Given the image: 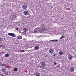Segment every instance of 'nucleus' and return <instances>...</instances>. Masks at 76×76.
Here are the masks:
<instances>
[{"instance_id": "f257e3e1", "label": "nucleus", "mask_w": 76, "mask_h": 76, "mask_svg": "<svg viewBox=\"0 0 76 76\" xmlns=\"http://www.w3.org/2000/svg\"><path fill=\"white\" fill-rule=\"evenodd\" d=\"M46 66V63L45 62H40V68H42Z\"/></svg>"}, {"instance_id": "f03ea898", "label": "nucleus", "mask_w": 76, "mask_h": 76, "mask_svg": "<svg viewBox=\"0 0 76 76\" xmlns=\"http://www.w3.org/2000/svg\"><path fill=\"white\" fill-rule=\"evenodd\" d=\"M7 35L14 37H16L15 35L13 33H9L8 34H7Z\"/></svg>"}, {"instance_id": "7ed1b4c3", "label": "nucleus", "mask_w": 76, "mask_h": 76, "mask_svg": "<svg viewBox=\"0 0 76 76\" xmlns=\"http://www.w3.org/2000/svg\"><path fill=\"white\" fill-rule=\"evenodd\" d=\"M74 70H75V69L73 67H71L69 68V71L71 72H73Z\"/></svg>"}, {"instance_id": "20e7f679", "label": "nucleus", "mask_w": 76, "mask_h": 76, "mask_svg": "<svg viewBox=\"0 0 76 76\" xmlns=\"http://www.w3.org/2000/svg\"><path fill=\"white\" fill-rule=\"evenodd\" d=\"M68 59L69 60H71L73 58V56L71 55L70 54H69L68 55Z\"/></svg>"}, {"instance_id": "39448f33", "label": "nucleus", "mask_w": 76, "mask_h": 76, "mask_svg": "<svg viewBox=\"0 0 76 76\" xmlns=\"http://www.w3.org/2000/svg\"><path fill=\"white\" fill-rule=\"evenodd\" d=\"M49 53L50 54H53L54 53V50L53 49H50L48 51Z\"/></svg>"}, {"instance_id": "423d86ee", "label": "nucleus", "mask_w": 76, "mask_h": 76, "mask_svg": "<svg viewBox=\"0 0 76 76\" xmlns=\"http://www.w3.org/2000/svg\"><path fill=\"white\" fill-rule=\"evenodd\" d=\"M23 14L25 15H28V14L29 13H28V11L26 10H25V11H24V12H23Z\"/></svg>"}, {"instance_id": "0eeeda50", "label": "nucleus", "mask_w": 76, "mask_h": 76, "mask_svg": "<svg viewBox=\"0 0 76 76\" xmlns=\"http://www.w3.org/2000/svg\"><path fill=\"white\" fill-rule=\"evenodd\" d=\"M44 30V28H42L40 29H39V32H40V33H42Z\"/></svg>"}, {"instance_id": "6e6552de", "label": "nucleus", "mask_w": 76, "mask_h": 76, "mask_svg": "<svg viewBox=\"0 0 76 76\" xmlns=\"http://www.w3.org/2000/svg\"><path fill=\"white\" fill-rule=\"evenodd\" d=\"M17 38L18 39H22V37L20 35L18 36H17Z\"/></svg>"}, {"instance_id": "1a4fd4ad", "label": "nucleus", "mask_w": 76, "mask_h": 76, "mask_svg": "<svg viewBox=\"0 0 76 76\" xmlns=\"http://www.w3.org/2000/svg\"><path fill=\"white\" fill-rule=\"evenodd\" d=\"M22 8L23 9H26V8H27V5L25 4L23 5Z\"/></svg>"}, {"instance_id": "9d476101", "label": "nucleus", "mask_w": 76, "mask_h": 76, "mask_svg": "<svg viewBox=\"0 0 76 76\" xmlns=\"http://www.w3.org/2000/svg\"><path fill=\"white\" fill-rule=\"evenodd\" d=\"M6 70V69H5V68H2V69L1 71L3 72H5V71Z\"/></svg>"}, {"instance_id": "9b49d317", "label": "nucleus", "mask_w": 76, "mask_h": 76, "mask_svg": "<svg viewBox=\"0 0 76 76\" xmlns=\"http://www.w3.org/2000/svg\"><path fill=\"white\" fill-rule=\"evenodd\" d=\"M35 75H36V76H39V73L38 72H36L35 73Z\"/></svg>"}, {"instance_id": "f8f14e48", "label": "nucleus", "mask_w": 76, "mask_h": 76, "mask_svg": "<svg viewBox=\"0 0 76 76\" xmlns=\"http://www.w3.org/2000/svg\"><path fill=\"white\" fill-rule=\"evenodd\" d=\"M58 40L57 39H55V40H50V41H51L52 42H56V41H57Z\"/></svg>"}, {"instance_id": "ddd939ff", "label": "nucleus", "mask_w": 76, "mask_h": 76, "mask_svg": "<svg viewBox=\"0 0 76 76\" xmlns=\"http://www.w3.org/2000/svg\"><path fill=\"white\" fill-rule=\"evenodd\" d=\"M27 28H24V29H23V30L24 31V32H26L27 31Z\"/></svg>"}, {"instance_id": "4468645a", "label": "nucleus", "mask_w": 76, "mask_h": 76, "mask_svg": "<svg viewBox=\"0 0 76 76\" xmlns=\"http://www.w3.org/2000/svg\"><path fill=\"white\" fill-rule=\"evenodd\" d=\"M58 53L59 54V55H62L63 54V52L62 51H60V52H59Z\"/></svg>"}, {"instance_id": "2eb2a0df", "label": "nucleus", "mask_w": 76, "mask_h": 76, "mask_svg": "<svg viewBox=\"0 0 76 76\" xmlns=\"http://www.w3.org/2000/svg\"><path fill=\"white\" fill-rule=\"evenodd\" d=\"M9 56V55L8 53H7V54H5V57H8Z\"/></svg>"}, {"instance_id": "dca6fc26", "label": "nucleus", "mask_w": 76, "mask_h": 76, "mask_svg": "<svg viewBox=\"0 0 76 76\" xmlns=\"http://www.w3.org/2000/svg\"><path fill=\"white\" fill-rule=\"evenodd\" d=\"M38 48H39V47H38V46L35 47L34 48V49H35V50H38Z\"/></svg>"}, {"instance_id": "f3484780", "label": "nucleus", "mask_w": 76, "mask_h": 76, "mask_svg": "<svg viewBox=\"0 0 76 76\" xmlns=\"http://www.w3.org/2000/svg\"><path fill=\"white\" fill-rule=\"evenodd\" d=\"M17 70L18 69L16 68H14V69H13V71H14L15 72H17Z\"/></svg>"}, {"instance_id": "a211bd4d", "label": "nucleus", "mask_w": 76, "mask_h": 76, "mask_svg": "<svg viewBox=\"0 0 76 76\" xmlns=\"http://www.w3.org/2000/svg\"><path fill=\"white\" fill-rule=\"evenodd\" d=\"M64 37H64V36H61V37H60V39H61L64 38Z\"/></svg>"}, {"instance_id": "6ab92c4d", "label": "nucleus", "mask_w": 76, "mask_h": 76, "mask_svg": "<svg viewBox=\"0 0 76 76\" xmlns=\"http://www.w3.org/2000/svg\"><path fill=\"white\" fill-rule=\"evenodd\" d=\"M23 34L24 35H25L26 34V31H24L23 32Z\"/></svg>"}, {"instance_id": "aec40b11", "label": "nucleus", "mask_w": 76, "mask_h": 76, "mask_svg": "<svg viewBox=\"0 0 76 76\" xmlns=\"http://www.w3.org/2000/svg\"><path fill=\"white\" fill-rule=\"evenodd\" d=\"M60 67V66L59 65H57V66L56 67V68L58 69V67Z\"/></svg>"}, {"instance_id": "412c9836", "label": "nucleus", "mask_w": 76, "mask_h": 76, "mask_svg": "<svg viewBox=\"0 0 76 76\" xmlns=\"http://www.w3.org/2000/svg\"><path fill=\"white\" fill-rule=\"evenodd\" d=\"M4 75H8V74H7V72H4Z\"/></svg>"}, {"instance_id": "4be33fe9", "label": "nucleus", "mask_w": 76, "mask_h": 76, "mask_svg": "<svg viewBox=\"0 0 76 76\" xmlns=\"http://www.w3.org/2000/svg\"><path fill=\"white\" fill-rule=\"evenodd\" d=\"M5 66V64H2V66Z\"/></svg>"}, {"instance_id": "5701e85b", "label": "nucleus", "mask_w": 76, "mask_h": 76, "mask_svg": "<svg viewBox=\"0 0 76 76\" xmlns=\"http://www.w3.org/2000/svg\"><path fill=\"white\" fill-rule=\"evenodd\" d=\"M15 29H16V30L17 31H19V30H18V28H16Z\"/></svg>"}, {"instance_id": "b1692460", "label": "nucleus", "mask_w": 76, "mask_h": 76, "mask_svg": "<svg viewBox=\"0 0 76 76\" xmlns=\"http://www.w3.org/2000/svg\"><path fill=\"white\" fill-rule=\"evenodd\" d=\"M54 65H57V63L56 62H55V63H54Z\"/></svg>"}, {"instance_id": "393cba45", "label": "nucleus", "mask_w": 76, "mask_h": 76, "mask_svg": "<svg viewBox=\"0 0 76 76\" xmlns=\"http://www.w3.org/2000/svg\"><path fill=\"white\" fill-rule=\"evenodd\" d=\"M21 52H24V50H21Z\"/></svg>"}, {"instance_id": "a878e982", "label": "nucleus", "mask_w": 76, "mask_h": 76, "mask_svg": "<svg viewBox=\"0 0 76 76\" xmlns=\"http://www.w3.org/2000/svg\"><path fill=\"white\" fill-rule=\"evenodd\" d=\"M3 47V46L0 45V48H1V47Z\"/></svg>"}, {"instance_id": "bb28decb", "label": "nucleus", "mask_w": 76, "mask_h": 76, "mask_svg": "<svg viewBox=\"0 0 76 76\" xmlns=\"http://www.w3.org/2000/svg\"><path fill=\"white\" fill-rule=\"evenodd\" d=\"M18 52L21 53V52H22V51H21V50H19V51H18Z\"/></svg>"}, {"instance_id": "cd10ccee", "label": "nucleus", "mask_w": 76, "mask_h": 76, "mask_svg": "<svg viewBox=\"0 0 76 76\" xmlns=\"http://www.w3.org/2000/svg\"><path fill=\"white\" fill-rule=\"evenodd\" d=\"M56 55V54H55L53 55V56H55Z\"/></svg>"}, {"instance_id": "c85d7f7f", "label": "nucleus", "mask_w": 76, "mask_h": 76, "mask_svg": "<svg viewBox=\"0 0 76 76\" xmlns=\"http://www.w3.org/2000/svg\"><path fill=\"white\" fill-rule=\"evenodd\" d=\"M1 39H1V38L0 37V41L1 40Z\"/></svg>"}, {"instance_id": "c756f323", "label": "nucleus", "mask_w": 76, "mask_h": 76, "mask_svg": "<svg viewBox=\"0 0 76 76\" xmlns=\"http://www.w3.org/2000/svg\"><path fill=\"white\" fill-rule=\"evenodd\" d=\"M75 58H76V55L75 56Z\"/></svg>"}, {"instance_id": "7c9ffc66", "label": "nucleus", "mask_w": 76, "mask_h": 76, "mask_svg": "<svg viewBox=\"0 0 76 76\" xmlns=\"http://www.w3.org/2000/svg\"><path fill=\"white\" fill-rule=\"evenodd\" d=\"M75 51L76 52V49H75Z\"/></svg>"}, {"instance_id": "2f4dec72", "label": "nucleus", "mask_w": 76, "mask_h": 76, "mask_svg": "<svg viewBox=\"0 0 76 76\" xmlns=\"http://www.w3.org/2000/svg\"><path fill=\"white\" fill-rule=\"evenodd\" d=\"M35 32H37V31H35Z\"/></svg>"}, {"instance_id": "473e14b6", "label": "nucleus", "mask_w": 76, "mask_h": 76, "mask_svg": "<svg viewBox=\"0 0 76 76\" xmlns=\"http://www.w3.org/2000/svg\"><path fill=\"white\" fill-rule=\"evenodd\" d=\"M3 33L4 34V32H3Z\"/></svg>"}]
</instances>
